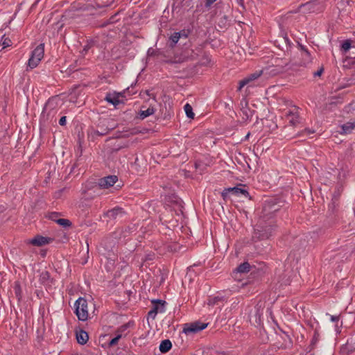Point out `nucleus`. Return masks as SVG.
I'll use <instances>...</instances> for the list:
<instances>
[{
  "instance_id": "nucleus-1",
  "label": "nucleus",
  "mask_w": 355,
  "mask_h": 355,
  "mask_svg": "<svg viewBox=\"0 0 355 355\" xmlns=\"http://www.w3.org/2000/svg\"><path fill=\"white\" fill-rule=\"evenodd\" d=\"M277 227L275 220H268L259 217L254 230L252 241L257 242L258 241L269 239L275 232Z\"/></svg>"
},
{
  "instance_id": "nucleus-2",
  "label": "nucleus",
  "mask_w": 355,
  "mask_h": 355,
  "mask_svg": "<svg viewBox=\"0 0 355 355\" xmlns=\"http://www.w3.org/2000/svg\"><path fill=\"white\" fill-rule=\"evenodd\" d=\"M284 205V202L278 198H271L265 201L260 217L275 220V213L277 212Z\"/></svg>"
},
{
  "instance_id": "nucleus-3",
  "label": "nucleus",
  "mask_w": 355,
  "mask_h": 355,
  "mask_svg": "<svg viewBox=\"0 0 355 355\" xmlns=\"http://www.w3.org/2000/svg\"><path fill=\"white\" fill-rule=\"evenodd\" d=\"M296 65H297L296 63L284 62L282 60L277 59L275 64L268 66L262 70L263 75L274 76L279 73L287 72L289 69H294V67Z\"/></svg>"
},
{
  "instance_id": "nucleus-4",
  "label": "nucleus",
  "mask_w": 355,
  "mask_h": 355,
  "mask_svg": "<svg viewBox=\"0 0 355 355\" xmlns=\"http://www.w3.org/2000/svg\"><path fill=\"white\" fill-rule=\"evenodd\" d=\"M323 6L318 1H311L305 3H302L297 10L291 11V13H297L302 12L304 14H311L314 12H320L322 10Z\"/></svg>"
},
{
  "instance_id": "nucleus-5",
  "label": "nucleus",
  "mask_w": 355,
  "mask_h": 355,
  "mask_svg": "<svg viewBox=\"0 0 355 355\" xmlns=\"http://www.w3.org/2000/svg\"><path fill=\"white\" fill-rule=\"evenodd\" d=\"M116 127L117 123L114 119H103L100 121L97 126L98 129L94 131V133L99 136H104Z\"/></svg>"
},
{
  "instance_id": "nucleus-6",
  "label": "nucleus",
  "mask_w": 355,
  "mask_h": 355,
  "mask_svg": "<svg viewBox=\"0 0 355 355\" xmlns=\"http://www.w3.org/2000/svg\"><path fill=\"white\" fill-rule=\"evenodd\" d=\"M75 313L79 320L85 321L88 318L87 302L85 298L79 297L75 302Z\"/></svg>"
},
{
  "instance_id": "nucleus-7",
  "label": "nucleus",
  "mask_w": 355,
  "mask_h": 355,
  "mask_svg": "<svg viewBox=\"0 0 355 355\" xmlns=\"http://www.w3.org/2000/svg\"><path fill=\"white\" fill-rule=\"evenodd\" d=\"M44 44H39L33 51L28 62V66L31 69L36 67L44 56Z\"/></svg>"
},
{
  "instance_id": "nucleus-8",
  "label": "nucleus",
  "mask_w": 355,
  "mask_h": 355,
  "mask_svg": "<svg viewBox=\"0 0 355 355\" xmlns=\"http://www.w3.org/2000/svg\"><path fill=\"white\" fill-rule=\"evenodd\" d=\"M208 325V323H202L200 321L194 322L186 323L184 324L183 332L186 334H196L205 329Z\"/></svg>"
},
{
  "instance_id": "nucleus-9",
  "label": "nucleus",
  "mask_w": 355,
  "mask_h": 355,
  "mask_svg": "<svg viewBox=\"0 0 355 355\" xmlns=\"http://www.w3.org/2000/svg\"><path fill=\"white\" fill-rule=\"evenodd\" d=\"M292 344L291 338L285 332L276 336L275 345L279 349L289 348L292 346Z\"/></svg>"
},
{
  "instance_id": "nucleus-10",
  "label": "nucleus",
  "mask_w": 355,
  "mask_h": 355,
  "mask_svg": "<svg viewBox=\"0 0 355 355\" xmlns=\"http://www.w3.org/2000/svg\"><path fill=\"white\" fill-rule=\"evenodd\" d=\"M153 309L148 312V317L155 319L157 313H162L165 310L166 302L162 300H152Z\"/></svg>"
},
{
  "instance_id": "nucleus-11",
  "label": "nucleus",
  "mask_w": 355,
  "mask_h": 355,
  "mask_svg": "<svg viewBox=\"0 0 355 355\" xmlns=\"http://www.w3.org/2000/svg\"><path fill=\"white\" fill-rule=\"evenodd\" d=\"M262 311L260 308L255 307L253 310H251L249 313V320L252 324L255 327L260 326L261 324V315Z\"/></svg>"
},
{
  "instance_id": "nucleus-12",
  "label": "nucleus",
  "mask_w": 355,
  "mask_h": 355,
  "mask_svg": "<svg viewBox=\"0 0 355 355\" xmlns=\"http://www.w3.org/2000/svg\"><path fill=\"white\" fill-rule=\"evenodd\" d=\"M126 214L125 211L120 207H115L114 208L108 210L105 213V216L112 220L121 219Z\"/></svg>"
},
{
  "instance_id": "nucleus-13",
  "label": "nucleus",
  "mask_w": 355,
  "mask_h": 355,
  "mask_svg": "<svg viewBox=\"0 0 355 355\" xmlns=\"http://www.w3.org/2000/svg\"><path fill=\"white\" fill-rule=\"evenodd\" d=\"M118 181V177L116 175H108L98 180V185L100 187L107 189Z\"/></svg>"
},
{
  "instance_id": "nucleus-14",
  "label": "nucleus",
  "mask_w": 355,
  "mask_h": 355,
  "mask_svg": "<svg viewBox=\"0 0 355 355\" xmlns=\"http://www.w3.org/2000/svg\"><path fill=\"white\" fill-rule=\"evenodd\" d=\"M53 239L49 237L43 236L42 235H36L29 243L35 246H43L46 244H49L53 241Z\"/></svg>"
},
{
  "instance_id": "nucleus-15",
  "label": "nucleus",
  "mask_w": 355,
  "mask_h": 355,
  "mask_svg": "<svg viewBox=\"0 0 355 355\" xmlns=\"http://www.w3.org/2000/svg\"><path fill=\"white\" fill-rule=\"evenodd\" d=\"M251 266L250 264L245 261L242 263H241L233 272V277L234 278H236L237 275L239 274H245L248 272L250 270Z\"/></svg>"
},
{
  "instance_id": "nucleus-16",
  "label": "nucleus",
  "mask_w": 355,
  "mask_h": 355,
  "mask_svg": "<svg viewBox=\"0 0 355 355\" xmlns=\"http://www.w3.org/2000/svg\"><path fill=\"white\" fill-rule=\"evenodd\" d=\"M76 336L77 342L80 345H85L89 339L88 334L83 329L76 331Z\"/></svg>"
},
{
  "instance_id": "nucleus-17",
  "label": "nucleus",
  "mask_w": 355,
  "mask_h": 355,
  "mask_svg": "<svg viewBox=\"0 0 355 355\" xmlns=\"http://www.w3.org/2000/svg\"><path fill=\"white\" fill-rule=\"evenodd\" d=\"M286 116L289 123L293 126H296L297 124L300 123L299 116L297 113L289 111L288 113H286Z\"/></svg>"
},
{
  "instance_id": "nucleus-18",
  "label": "nucleus",
  "mask_w": 355,
  "mask_h": 355,
  "mask_svg": "<svg viewBox=\"0 0 355 355\" xmlns=\"http://www.w3.org/2000/svg\"><path fill=\"white\" fill-rule=\"evenodd\" d=\"M180 40V33L174 32L169 37L168 44L171 49L174 48L178 41Z\"/></svg>"
},
{
  "instance_id": "nucleus-19",
  "label": "nucleus",
  "mask_w": 355,
  "mask_h": 355,
  "mask_svg": "<svg viewBox=\"0 0 355 355\" xmlns=\"http://www.w3.org/2000/svg\"><path fill=\"white\" fill-rule=\"evenodd\" d=\"M172 347V343L170 340L166 339L161 342L159 345V350L162 353L168 352Z\"/></svg>"
},
{
  "instance_id": "nucleus-20",
  "label": "nucleus",
  "mask_w": 355,
  "mask_h": 355,
  "mask_svg": "<svg viewBox=\"0 0 355 355\" xmlns=\"http://www.w3.org/2000/svg\"><path fill=\"white\" fill-rule=\"evenodd\" d=\"M105 100L109 103L114 105V107H116V105L121 103L119 98H118V96H116L114 94H112L110 93L107 94Z\"/></svg>"
},
{
  "instance_id": "nucleus-21",
  "label": "nucleus",
  "mask_w": 355,
  "mask_h": 355,
  "mask_svg": "<svg viewBox=\"0 0 355 355\" xmlns=\"http://www.w3.org/2000/svg\"><path fill=\"white\" fill-rule=\"evenodd\" d=\"M40 281L44 285H49L51 283L50 274L48 271H43L40 275Z\"/></svg>"
},
{
  "instance_id": "nucleus-22",
  "label": "nucleus",
  "mask_w": 355,
  "mask_h": 355,
  "mask_svg": "<svg viewBox=\"0 0 355 355\" xmlns=\"http://www.w3.org/2000/svg\"><path fill=\"white\" fill-rule=\"evenodd\" d=\"M155 110L152 107H148L147 110H140L139 113V118L140 119H144L145 118L155 113Z\"/></svg>"
},
{
  "instance_id": "nucleus-23",
  "label": "nucleus",
  "mask_w": 355,
  "mask_h": 355,
  "mask_svg": "<svg viewBox=\"0 0 355 355\" xmlns=\"http://www.w3.org/2000/svg\"><path fill=\"white\" fill-rule=\"evenodd\" d=\"M263 70L256 71L255 72L248 75L246 79L248 80L249 84H250L254 80L258 79L261 75H263Z\"/></svg>"
},
{
  "instance_id": "nucleus-24",
  "label": "nucleus",
  "mask_w": 355,
  "mask_h": 355,
  "mask_svg": "<svg viewBox=\"0 0 355 355\" xmlns=\"http://www.w3.org/2000/svg\"><path fill=\"white\" fill-rule=\"evenodd\" d=\"M355 128V123L347 122L342 125V133L349 134Z\"/></svg>"
},
{
  "instance_id": "nucleus-25",
  "label": "nucleus",
  "mask_w": 355,
  "mask_h": 355,
  "mask_svg": "<svg viewBox=\"0 0 355 355\" xmlns=\"http://www.w3.org/2000/svg\"><path fill=\"white\" fill-rule=\"evenodd\" d=\"M133 324L132 322H129L126 324H123L119 328L117 329V330L115 332V334H120L121 335V337L123 336H126L127 333H125V331L128 329V328L131 325Z\"/></svg>"
},
{
  "instance_id": "nucleus-26",
  "label": "nucleus",
  "mask_w": 355,
  "mask_h": 355,
  "mask_svg": "<svg viewBox=\"0 0 355 355\" xmlns=\"http://www.w3.org/2000/svg\"><path fill=\"white\" fill-rule=\"evenodd\" d=\"M303 60L304 61L302 62L300 65L301 66H305L307 63L311 62V55L310 53L308 51V50H305L304 52H302V54Z\"/></svg>"
},
{
  "instance_id": "nucleus-27",
  "label": "nucleus",
  "mask_w": 355,
  "mask_h": 355,
  "mask_svg": "<svg viewBox=\"0 0 355 355\" xmlns=\"http://www.w3.org/2000/svg\"><path fill=\"white\" fill-rule=\"evenodd\" d=\"M186 115L189 119H193L194 118V113L193 112V108L191 105L189 103H187L184 107Z\"/></svg>"
},
{
  "instance_id": "nucleus-28",
  "label": "nucleus",
  "mask_w": 355,
  "mask_h": 355,
  "mask_svg": "<svg viewBox=\"0 0 355 355\" xmlns=\"http://www.w3.org/2000/svg\"><path fill=\"white\" fill-rule=\"evenodd\" d=\"M352 47V42L349 40H345L341 45V51L347 53Z\"/></svg>"
},
{
  "instance_id": "nucleus-29",
  "label": "nucleus",
  "mask_w": 355,
  "mask_h": 355,
  "mask_svg": "<svg viewBox=\"0 0 355 355\" xmlns=\"http://www.w3.org/2000/svg\"><path fill=\"white\" fill-rule=\"evenodd\" d=\"M57 223L64 227H69L72 225V223L69 220L64 218L58 219Z\"/></svg>"
},
{
  "instance_id": "nucleus-30",
  "label": "nucleus",
  "mask_w": 355,
  "mask_h": 355,
  "mask_svg": "<svg viewBox=\"0 0 355 355\" xmlns=\"http://www.w3.org/2000/svg\"><path fill=\"white\" fill-rule=\"evenodd\" d=\"M14 290H15V293L16 297L19 301L21 298V288L18 282H15Z\"/></svg>"
},
{
  "instance_id": "nucleus-31",
  "label": "nucleus",
  "mask_w": 355,
  "mask_h": 355,
  "mask_svg": "<svg viewBox=\"0 0 355 355\" xmlns=\"http://www.w3.org/2000/svg\"><path fill=\"white\" fill-rule=\"evenodd\" d=\"M121 338V335L116 334L115 337H114L109 341V343H108L109 347H112V346L116 345Z\"/></svg>"
},
{
  "instance_id": "nucleus-32",
  "label": "nucleus",
  "mask_w": 355,
  "mask_h": 355,
  "mask_svg": "<svg viewBox=\"0 0 355 355\" xmlns=\"http://www.w3.org/2000/svg\"><path fill=\"white\" fill-rule=\"evenodd\" d=\"M61 216V213L60 212H50L49 214V218L53 221H55L57 223V220L59 219L58 217Z\"/></svg>"
},
{
  "instance_id": "nucleus-33",
  "label": "nucleus",
  "mask_w": 355,
  "mask_h": 355,
  "mask_svg": "<svg viewBox=\"0 0 355 355\" xmlns=\"http://www.w3.org/2000/svg\"><path fill=\"white\" fill-rule=\"evenodd\" d=\"M222 300H223V297L216 296L209 300L208 304L214 306L215 304H217L218 302H220Z\"/></svg>"
},
{
  "instance_id": "nucleus-34",
  "label": "nucleus",
  "mask_w": 355,
  "mask_h": 355,
  "mask_svg": "<svg viewBox=\"0 0 355 355\" xmlns=\"http://www.w3.org/2000/svg\"><path fill=\"white\" fill-rule=\"evenodd\" d=\"M240 194H242L245 197H249V198H250L249 193L247 190L237 187L236 191L235 192V196H239Z\"/></svg>"
},
{
  "instance_id": "nucleus-35",
  "label": "nucleus",
  "mask_w": 355,
  "mask_h": 355,
  "mask_svg": "<svg viewBox=\"0 0 355 355\" xmlns=\"http://www.w3.org/2000/svg\"><path fill=\"white\" fill-rule=\"evenodd\" d=\"M235 1L239 6V8H238L237 9L240 12H243L246 10L244 3V0H235Z\"/></svg>"
},
{
  "instance_id": "nucleus-36",
  "label": "nucleus",
  "mask_w": 355,
  "mask_h": 355,
  "mask_svg": "<svg viewBox=\"0 0 355 355\" xmlns=\"http://www.w3.org/2000/svg\"><path fill=\"white\" fill-rule=\"evenodd\" d=\"M344 62L346 63V65H349V66L355 65V57L354 58L347 57L345 59Z\"/></svg>"
},
{
  "instance_id": "nucleus-37",
  "label": "nucleus",
  "mask_w": 355,
  "mask_h": 355,
  "mask_svg": "<svg viewBox=\"0 0 355 355\" xmlns=\"http://www.w3.org/2000/svg\"><path fill=\"white\" fill-rule=\"evenodd\" d=\"M247 85H249V83H248V80L246 79V78H243V80H241L240 82H239V86L237 89L238 91H241V89Z\"/></svg>"
},
{
  "instance_id": "nucleus-38",
  "label": "nucleus",
  "mask_w": 355,
  "mask_h": 355,
  "mask_svg": "<svg viewBox=\"0 0 355 355\" xmlns=\"http://www.w3.org/2000/svg\"><path fill=\"white\" fill-rule=\"evenodd\" d=\"M179 33H180V40L182 42H184V40H186L188 37V31H185V30H183V31H181L180 32H178Z\"/></svg>"
},
{
  "instance_id": "nucleus-39",
  "label": "nucleus",
  "mask_w": 355,
  "mask_h": 355,
  "mask_svg": "<svg viewBox=\"0 0 355 355\" xmlns=\"http://www.w3.org/2000/svg\"><path fill=\"white\" fill-rule=\"evenodd\" d=\"M259 274H260V272H259V271H257V272H254V271H252L251 273H250V275L253 276L252 278H254L257 276L259 275ZM251 278L252 277L249 278L247 282H245V283H243L242 285L244 286V285H246V284H248L251 283V281H250Z\"/></svg>"
},
{
  "instance_id": "nucleus-40",
  "label": "nucleus",
  "mask_w": 355,
  "mask_h": 355,
  "mask_svg": "<svg viewBox=\"0 0 355 355\" xmlns=\"http://www.w3.org/2000/svg\"><path fill=\"white\" fill-rule=\"evenodd\" d=\"M119 15V13H116L113 15H112L109 19H107V23H114L116 21H119V19H116V17L117 15Z\"/></svg>"
},
{
  "instance_id": "nucleus-41",
  "label": "nucleus",
  "mask_w": 355,
  "mask_h": 355,
  "mask_svg": "<svg viewBox=\"0 0 355 355\" xmlns=\"http://www.w3.org/2000/svg\"><path fill=\"white\" fill-rule=\"evenodd\" d=\"M227 16H223V18L220 19L219 23H218V25L221 27L222 25L223 26H225L226 25V22H227Z\"/></svg>"
},
{
  "instance_id": "nucleus-42",
  "label": "nucleus",
  "mask_w": 355,
  "mask_h": 355,
  "mask_svg": "<svg viewBox=\"0 0 355 355\" xmlns=\"http://www.w3.org/2000/svg\"><path fill=\"white\" fill-rule=\"evenodd\" d=\"M10 44H11V41L10 39L8 38H6L3 43H2V45L3 46V48H6V47H8V46H10Z\"/></svg>"
},
{
  "instance_id": "nucleus-43",
  "label": "nucleus",
  "mask_w": 355,
  "mask_h": 355,
  "mask_svg": "<svg viewBox=\"0 0 355 355\" xmlns=\"http://www.w3.org/2000/svg\"><path fill=\"white\" fill-rule=\"evenodd\" d=\"M225 189L227 193H232L233 195H235V192L236 191L237 187H229V188H227Z\"/></svg>"
},
{
  "instance_id": "nucleus-44",
  "label": "nucleus",
  "mask_w": 355,
  "mask_h": 355,
  "mask_svg": "<svg viewBox=\"0 0 355 355\" xmlns=\"http://www.w3.org/2000/svg\"><path fill=\"white\" fill-rule=\"evenodd\" d=\"M155 258L154 254H148L146 255L145 259H144V261H152Z\"/></svg>"
},
{
  "instance_id": "nucleus-45",
  "label": "nucleus",
  "mask_w": 355,
  "mask_h": 355,
  "mask_svg": "<svg viewBox=\"0 0 355 355\" xmlns=\"http://www.w3.org/2000/svg\"><path fill=\"white\" fill-rule=\"evenodd\" d=\"M323 71H324V68L322 67L320 69H318L317 71L313 73V76L314 77L320 76L322 75V73H323Z\"/></svg>"
},
{
  "instance_id": "nucleus-46",
  "label": "nucleus",
  "mask_w": 355,
  "mask_h": 355,
  "mask_svg": "<svg viewBox=\"0 0 355 355\" xmlns=\"http://www.w3.org/2000/svg\"><path fill=\"white\" fill-rule=\"evenodd\" d=\"M77 151H78V153H79V155H78L79 157H80L83 153V148H82L81 142L80 140L78 141V146L77 147Z\"/></svg>"
},
{
  "instance_id": "nucleus-47",
  "label": "nucleus",
  "mask_w": 355,
  "mask_h": 355,
  "mask_svg": "<svg viewBox=\"0 0 355 355\" xmlns=\"http://www.w3.org/2000/svg\"><path fill=\"white\" fill-rule=\"evenodd\" d=\"M122 148H123V146H117L114 148H112L111 149V153H117L120 149H121Z\"/></svg>"
},
{
  "instance_id": "nucleus-48",
  "label": "nucleus",
  "mask_w": 355,
  "mask_h": 355,
  "mask_svg": "<svg viewBox=\"0 0 355 355\" xmlns=\"http://www.w3.org/2000/svg\"><path fill=\"white\" fill-rule=\"evenodd\" d=\"M67 122L66 116H62L59 120V124L62 126L64 125Z\"/></svg>"
},
{
  "instance_id": "nucleus-49",
  "label": "nucleus",
  "mask_w": 355,
  "mask_h": 355,
  "mask_svg": "<svg viewBox=\"0 0 355 355\" xmlns=\"http://www.w3.org/2000/svg\"><path fill=\"white\" fill-rule=\"evenodd\" d=\"M339 319H340V315H331V320L334 322H338Z\"/></svg>"
},
{
  "instance_id": "nucleus-50",
  "label": "nucleus",
  "mask_w": 355,
  "mask_h": 355,
  "mask_svg": "<svg viewBox=\"0 0 355 355\" xmlns=\"http://www.w3.org/2000/svg\"><path fill=\"white\" fill-rule=\"evenodd\" d=\"M228 193H227V192L225 191V189H224V190L223 191V192H222L221 195H222V197H223V198L224 200H226V198H227V196H228Z\"/></svg>"
},
{
  "instance_id": "nucleus-51",
  "label": "nucleus",
  "mask_w": 355,
  "mask_h": 355,
  "mask_svg": "<svg viewBox=\"0 0 355 355\" xmlns=\"http://www.w3.org/2000/svg\"><path fill=\"white\" fill-rule=\"evenodd\" d=\"M216 0H207L206 1V5L207 6H210L211 4H212L213 3H214Z\"/></svg>"
},
{
  "instance_id": "nucleus-52",
  "label": "nucleus",
  "mask_w": 355,
  "mask_h": 355,
  "mask_svg": "<svg viewBox=\"0 0 355 355\" xmlns=\"http://www.w3.org/2000/svg\"><path fill=\"white\" fill-rule=\"evenodd\" d=\"M110 23H107V20H106L105 22L100 24L99 27H105L107 25L110 24Z\"/></svg>"
},
{
  "instance_id": "nucleus-53",
  "label": "nucleus",
  "mask_w": 355,
  "mask_h": 355,
  "mask_svg": "<svg viewBox=\"0 0 355 355\" xmlns=\"http://www.w3.org/2000/svg\"><path fill=\"white\" fill-rule=\"evenodd\" d=\"M304 131H305V132H306L308 135H309V134H311V133H313V132H314V131H313H313H311L310 129H308V128H306V129L304 130Z\"/></svg>"
},
{
  "instance_id": "nucleus-54",
  "label": "nucleus",
  "mask_w": 355,
  "mask_h": 355,
  "mask_svg": "<svg viewBox=\"0 0 355 355\" xmlns=\"http://www.w3.org/2000/svg\"><path fill=\"white\" fill-rule=\"evenodd\" d=\"M114 94L116 96H118V98H119V97H120V96H123V93H121V92H120V93H116V92H115Z\"/></svg>"
},
{
  "instance_id": "nucleus-55",
  "label": "nucleus",
  "mask_w": 355,
  "mask_h": 355,
  "mask_svg": "<svg viewBox=\"0 0 355 355\" xmlns=\"http://www.w3.org/2000/svg\"><path fill=\"white\" fill-rule=\"evenodd\" d=\"M284 40H285V42H286V44H289V40L288 39V37H284Z\"/></svg>"
},
{
  "instance_id": "nucleus-56",
  "label": "nucleus",
  "mask_w": 355,
  "mask_h": 355,
  "mask_svg": "<svg viewBox=\"0 0 355 355\" xmlns=\"http://www.w3.org/2000/svg\"><path fill=\"white\" fill-rule=\"evenodd\" d=\"M89 49V45H86V46L84 47V49H83V50H84V51H87Z\"/></svg>"
},
{
  "instance_id": "nucleus-57",
  "label": "nucleus",
  "mask_w": 355,
  "mask_h": 355,
  "mask_svg": "<svg viewBox=\"0 0 355 355\" xmlns=\"http://www.w3.org/2000/svg\"><path fill=\"white\" fill-rule=\"evenodd\" d=\"M301 46V49L303 51V52L305 51V50H307L306 49H305L303 46Z\"/></svg>"
},
{
  "instance_id": "nucleus-58",
  "label": "nucleus",
  "mask_w": 355,
  "mask_h": 355,
  "mask_svg": "<svg viewBox=\"0 0 355 355\" xmlns=\"http://www.w3.org/2000/svg\"><path fill=\"white\" fill-rule=\"evenodd\" d=\"M146 93L147 94V95H148L149 96H151V94H150L149 91L148 90H146Z\"/></svg>"
},
{
  "instance_id": "nucleus-59",
  "label": "nucleus",
  "mask_w": 355,
  "mask_h": 355,
  "mask_svg": "<svg viewBox=\"0 0 355 355\" xmlns=\"http://www.w3.org/2000/svg\"><path fill=\"white\" fill-rule=\"evenodd\" d=\"M250 135V132H248V133L247 134V135L245 136V139H248L249 138Z\"/></svg>"
},
{
  "instance_id": "nucleus-60",
  "label": "nucleus",
  "mask_w": 355,
  "mask_h": 355,
  "mask_svg": "<svg viewBox=\"0 0 355 355\" xmlns=\"http://www.w3.org/2000/svg\"><path fill=\"white\" fill-rule=\"evenodd\" d=\"M137 163H138V158L137 157L135 159V164H137Z\"/></svg>"
}]
</instances>
